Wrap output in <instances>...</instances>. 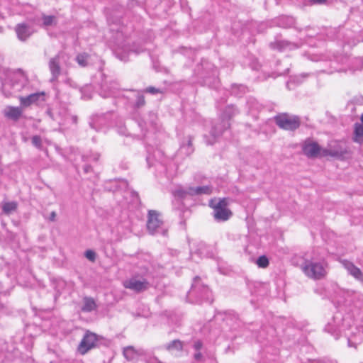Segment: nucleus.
<instances>
[{"label": "nucleus", "instance_id": "f257e3e1", "mask_svg": "<svg viewBox=\"0 0 363 363\" xmlns=\"http://www.w3.org/2000/svg\"><path fill=\"white\" fill-rule=\"evenodd\" d=\"M196 72L203 79V85L216 87L218 84V71L214 66L207 60H202L196 66Z\"/></svg>", "mask_w": 363, "mask_h": 363}, {"label": "nucleus", "instance_id": "f03ea898", "mask_svg": "<svg viewBox=\"0 0 363 363\" xmlns=\"http://www.w3.org/2000/svg\"><path fill=\"white\" fill-rule=\"evenodd\" d=\"M189 295L196 298V303H202L203 302L212 303L211 291L208 287L201 283V278L198 276L195 277L191 284Z\"/></svg>", "mask_w": 363, "mask_h": 363}, {"label": "nucleus", "instance_id": "7ed1b4c3", "mask_svg": "<svg viewBox=\"0 0 363 363\" xmlns=\"http://www.w3.org/2000/svg\"><path fill=\"white\" fill-rule=\"evenodd\" d=\"M350 155L351 151L343 140H332L327 148L322 150V156H331L342 160L349 157Z\"/></svg>", "mask_w": 363, "mask_h": 363}, {"label": "nucleus", "instance_id": "20e7f679", "mask_svg": "<svg viewBox=\"0 0 363 363\" xmlns=\"http://www.w3.org/2000/svg\"><path fill=\"white\" fill-rule=\"evenodd\" d=\"M326 266L327 264L324 262L306 260L302 264L301 269L308 277L314 280H320L327 274Z\"/></svg>", "mask_w": 363, "mask_h": 363}, {"label": "nucleus", "instance_id": "39448f33", "mask_svg": "<svg viewBox=\"0 0 363 363\" xmlns=\"http://www.w3.org/2000/svg\"><path fill=\"white\" fill-rule=\"evenodd\" d=\"M104 340V338L102 336L87 330L84 335L77 347V350L81 354L84 355L89 350L95 347H99Z\"/></svg>", "mask_w": 363, "mask_h": 363}, {"label": "nucleus", "instance_id": "423d86ee", "mask_svg": "<svg viewBox=\"0 0 363 363\" xmlns=\"http://www.w3.org/2000/svg\"><path fill=\"white\" fill-rule=\"evenodd\" d=\"M277 125L281 129L294 131L301 125V119L299 116L295 115H289L284 113L277 115L274 118Z\"/></svg>", "mask_w": 363, "mask_h": 363}, {"label": "nucleus", "instance_id": "0eeeda50", "mask_svg": "<svg viewBox=\"0 0 363 363\" xmlns=\"http://www.w3.org/2000/svg\"><path fill=\"white\" fill-rule=\"evenodd\" d=\"M211 201L210 206L213 208V217L216 221H226L233 215L232 211L228 208L226 199H220L216 204Z\"/></svg>", "mask_w": 363, "mask_h": 363}, {"label": "nucleus", "instance_id": "6e6552de", "mask_svg": "<svg viewBox=\"0 0 363 363\" xmlns=\"http://www.w3.org/2000/svg\"><path fill=\"white\" fill-rule=\"evenodd\" d=\"M230 126V123L223 119L220 122L214 124L210 131V135L212 138L208 139V137L205 136L207 145H213L216 142V138L220 136L223 131L229 128Z\"/></svg>", "mask_w": 363, "mask_h": 363}, {"label": "nucleus", "instance_id": "1a4fd4ad", "mask_svg": "<svg viewBox=\"0 0 363 363\" xmlns=\"http://www.w3.org/2000/svg\"><path fill=\"white\" fill-rule=\"evenodd\" d=\"M322 150L316 142L312 141L310 138L306 139L302 144V151L308 158H315L320 153Z\"/></svg>", "mask_w": 363, "mask_h": 363}, {"label": "nucleus", "instance_id": "9d476101", "mask_svg": "<svg viewBox=\"0 0 363 363\" xmlns=\"http://www.w3.org/2000/svg\"><path fill=\"white\" fill-rule=\"evenodd\" d=\"M163 224V221L160 218V213L155 210L148 211L147 228L152 235L155 234L159 228Z\"/></svg>", "mask_w": 363, "mask_h": 363}, {"label": "nucleus", "instance_id": "9b49d317", "mask_svg": "<svg viewBox=\"0 0 363 363\" xmlns=\"http://www.w3.org/2000/svg\"><path fill=\"white\" fill-rule=\"evenodd\" d=\"M44 92H35L26 96H19L20 104L23 107H28L32 104L45 101Z\"/></svg>", "mask_w": 363, "mask_h": 363}, {"label": "nucleus", "instance_id": "f8f14e48", "mask_svg": "<svg viewBox=\"0 0 363 363\" xmlns=\"http://www.w3.org/2000/svg\"><path fill=\"white\" fill-rule=\"evenodd\" d=\"M150 286V284L145 279L143 280L136 278L130 279L125 284V287L131 289L137 293H140L147 290Z\"/></svg>", "mask_w": 363, "mask_h": 363}, {"label": "nucleus", "instance_id": "ddd939ff", "mask_svg": "<svg viewBox=\"0 0 363 363\" xmlns=\"http://www.w3.org/2000/svg\"><path fill=\"white\" fill-rule=\"evenodd\" d=\"M269 47L272 50L282 52L286 50H294L300 47V45L286 40L275 39L274 41L269 43Z\"/></svg>", "mask_w": 363, "mask_h": 363}, {"label": "nucleus", "instance_id": "4468645a", "mask_svg": "<svg viewBox=\"0 0 363 363\" xmlns=\"http://www.w3.org/2000/svg\"><path fill=\"white\" fill-rule=\"evenodd\" d=\"M15 31L20 40L26 41L33 33V29L30 26L21 23L16 26Z\"/></svg>", "mask_w": 363, "mask_h": 363}, {"label": "nucleus", "instance_id": "2eb2a0df", "mask_svg": "<svg viewBox=\"0 0 363 363\" xmlns=\"http://www.w3.org/2000/svg\"><path fill=\"white\" fill-rule=\"evenodd\" d=\"M49 69L52 74L51 82L57 81L61 74V67L60 65V55L52 57L49 61Z\"/></svg>", "mask_w": 363, "mask_h": 363}, {"label": "nucleus", "instance_id": "dca6fc26", "mask_svg": "<svg viewBox=\"0 0 363 363\" xmlns=\"http://www.w3.org/2000/svg\"><path fill=\"white\" fill-rule=\"evenodd\" d=\"M343 264L350 275L359 281H363V274L359 268L356 267L352 262L347 260L343 262Z\"/></svg>", "mask_w": 363, "mask_h": 363}, {"label": "nucleus", "instance_id": "f3484780", "mask_svg": "<svg viewBox=\"0 0 363 363\" xmlns=\"http://www.w3.org/2000/svg\"><path fill=\"white\" fill-rule=\"evenodd\" d=\"M4 113L7 118L17 121L22 116L23 111L20 107L9 106L4 110Z\"/></svg>", "mask_w": 363, "mask_h": 363}, {"label": "nucleus", "instance_id": "a211bd4d", "mask_svg": "<svg viewBox=\"0 0 363 363\" xmlns=\"http://www.w3.org/2000/svg\"><path fill=\"white\" fill-rule=\"evenodd\" d=\"M192 141L193 137L191 135H188L184 138L180 145V152L182 154L189 156L194 152V149L193 147Z\"/></svg>", "mask_w": 363, "mask_h": 363}, {"label": "nucleus", "instance_id": "6ab92c4d", "mask_svg": "<svg viewBox=\"0 0 363 363\" xmlns=\"http://www.w3.org/2000/svg\"><path fill=\"white\" fill-rule=\"evenodd\" d=\"M83 306L81 308L82 311L85 313L91 312L97 308V305L94 299L89 296H85L83 298Z\"/></svg>", "mask_w": 363, "mask_h": 363}, {"label": "nucleus", "instance_id": "aec40b11", "mask_svg": "<svg viewBox=\"0 0 363 363\" xmlns=\"http://www.w3.org/2000/svg\"><path fill=\"white\" fill-rule=\"evenodd\" d=\"M190 189H192V186L179 187L173 192V195L174 197L182 200L189 196H193V192Z\"/></svg>", "mask_w": 363, "mask_h": 363}, {"label": "nucleus", "instance_id": "412c9836", "mask_svg": "<svg viewBox=\"0 0 363 363\" xmlns=\"http://www.w3.org/2000/svg\"><path fill=\"white\" fill-rule=\"evenodd\" d=\"M239 113L238 108L233 105H228L224 109L222 114V119L229 122V121Z\"/></svg>", "mask_w": 363, "mask_h": 363}, {"label": "nucleus", "instance_id": "4be33fe9", "mask_svg": "<svg viewBox=\"0 0 363 363\" xmlns=\"http://www.w3.org/2000/svg\"><path fill=\"white\" fill-rule=\"evenodd\" d=\"M211 186H192V189H190L193 192V196L198 195H210L212 193Z\"/></svg>", "mask_w": 363, "mask_h": 363}, {"label": "nucleus", "instance_id": "5701e85b", "mask_svg": "<svg viewBox=\"0 0 363 363\" xmlns=\"http://www.w3.org/2000/svg\"><path fill=\"white\" fill-rule=\"evenodd\" d=\"M101 88L110 94L115 93V91L119 89V85L116 81H111L109 82H104L101 84Z\"/></svg>", "mask_w": 363, "mask_h": 363}, {"label": "nucleus", "instance_id": "b1692460", "mask_svg": "<svg viewBox=\"0 0 363 363\" xmlns=\"http://www.w3.org/2000/svg\"><path fill=\"white\" fill-rule=\"evenodd\" d=\"M167 351H182L183 342L179 340H174L164 346Z\"/></svg>", "mask_w": 363, "mask_h": 363}, {"label": "nucleus", "instance_id": "393cba45", "mask_svg": "<svg viewBox=\"0 0 363 363\" xmlns=\"http://www.w3.org/2000/svg\"><path fill=\"white\" fill-rule=\"evenodd\" d=\"M124 357L128 360H133L135 357V355L138 354V352L135 350L133 346H128L123 349V352Z\"/></svg>", "mask_w": 363, "mask_h": 363}, {"label": "nucleus", "instance_id": "a878e982", "mask_svg": "<svg viewBox=\"0 0 363 363\" xmlns=\"http://www.w3.org/2000/svg\"><path fill=\"white\" fill-rule=\"evenodd\" d=\"M16 208L17 203L15 201L6 202L2 206L3 212L6 215L11 214L12 212L15 211Z\"/></svg>", "mask_w": 363, "mask_h": 363}, {"label": "nucleus", "instance_id": "bb28decb", "mask_svg": "<svg viewBox=\"0 0 363 363\" xmlns=\"http://www.w3.org/2000/svg\"><path fill=\"white\" fill-rule=\"evenodd\" d=\"M295 23L294 19L292 17H282L279 19V25L283 28H290L294 26Z\"/></svg>", "mask_w": 363, "mask_h": 363}, {"label": "nucleus", "instance_id": "cd10ccee", "mask_svg": "<svg viewBox=\"0 0 363 363\" xmlns=\"http://www.w3.org/2000/svg\"><path fill=\"white\" fill-rule=\"evenodd\" d=\"M89 55L86 52L79 53L76 57V61L81 67H86L88 65V59Z\"/></svg>", "mask_w": 363, "mask_h": 363}, {"label": "nucleus", "instance_id": "c85d7f7f", "mask_svg": "<svg viewBox=\"0 0 363 363\" xmlns=\"http://www.w3.org/2000/svg\"><path fill=\"white\" fill-rule=\"evenodd\" d=\"M256 264L259 267L266 268L269 264V259L266 255L259 256L256 261Z\"/></svg>", "mask_w": 363, "mask_h": 363}, {"label": "nucleus", "instance_id": "c756f323", "mask_svg": "<svg viewBox=\"0 0 363 363\" xmlns=\"http://www.w3.org/2000/svg\"><path fill=\"white\" fill-rule=\"evenodd\" d=\"M43 24L44 26H50L56 24L55 17L54 16H43Z\"/></svg>", "mask_w": 363, "mask_h": 363}, {"label": "nucleus", "instance_id": "7c9ffc66", "mask_svg": "<svg viewBox=\"0 0 363 363\" xmlns=\"http://www.w3.org/2000/svg\"><path fill=\"white\" fill-rule=\"evenodd\" d=\"M145 105V97L143 94H138L135 102L133 105L134 108H140Z\"/></svg>", "mask_w": 363, "mask_h": 363}, {"label": "nucleus", "instance_id": "2f4dec72", "mask_svg": "<svg viewBox=\"0 0 363 363\" xmlns=\"http://www.w3.org/2000/svg\"><path fill=\"white\" fill-rule=\"evenodd\" d=\"M33 145L38 149H41L43 147L42 139L40 135H34L31 138Z\"/></svg>", "mask_w": 363, "mask_h": 363}, {"label": "nucleus", "instance_id": "473e14b6", "mask_svg": "<svg viewBox=\"0 0 363 363\" xmlns=\"http://www.w3.org/2000/svg\"><path fill=\"white\" fill-rule=\"evenodd\" d=\"M84 255L91 262H94L96 257V252L92 250H87Z\"/></svg>", "mask_w": 363, "mask_h": 363}, {"label": "nucleus", "instance_id": "72a5a7b5", "mask_svg": "<svg viewBox=\"0 0 363 363\" xmlns=\"http://www.w3.org/2000/svg\"><path fill=\"white\" fill-rule=\"evenodd\" d=\"M206 245L203 242H201L198 244V249H196L195 250V253L199 255H203L204 254V250L206 249Z\"/></svg>", "mask_w": 363, "mask_h": 363}, {"label": "nucleus", "instance_id": "f704fd0d", "mask_svg": "<svg viewBox=\"0 0 363 363\" xmlns=\"http://www.w3.org/2000/svg\"><path fill=\"white\" fill-rule=\"evenodd\" d=\"M145 92L147 93H150L151 94H159V93H162V90L160 89H157V88H155L154 86H148L145 89Z\"/></svg>", "mask_w": 363, "mask_h": 363}, {"label": "nucleus", "instance_id": "c9c22d12", "mask_svg": "<svg viewBox=\"0 0 363 363\" xmlns=\"http://www.w3.org/2000/svg\"><path fill=\"white\" fill-rule=\"evenodd\" d=\"M356 137L363 138V125L357 124L354 129Z\"/></svg>", "mask_w": 363, "mask_h": 363}, {"label": "nucleus", "instance_id": "e433bc0d", "mask_svg": "<svg viewBox=\"0 0 363 363\" xmlns=\"http://www.w3.org/2000/svg\"><path fill=\"white\" fill-rule=\"evenodd\" d=\"M138 126L141 129V132L145 134L147 132L146 122L143 120H140V121H138Z\"/></svg>", "mask_w": 363, "mask_h": 363}, {"label": "nucleus", "instance_id": "4c0bfd02", "mask_svg": "<svg viewBox=\"0 0 363 363\" xmlns=\"http://www.w3.org/2000/svg\"><path fill=\"white\" fill-rule=\"evenodd\" d=\"M149 123L151 125H154L155 124V121L157 119V116L155 113L153 112H150L149 113Z\"/></svg>", "mask_w": 363, "mask_h": 363}, {"label": "nucleus", "instance_id": "58836bf2", "mask_svg": "<svg viewBox=\"0 0 363 363\" xmlns=\"http://www.w3.org/2000/svg\"><path fill=\"white\" fill-rule=\"evenodd\" d=\"M203 347V343L201 340H197L194 343L193 347L196 351L199 352Z\"/></svg>", "mask_w": 363, "mask_h": 363}, {"label": "nucleus", "instance_id": "ea45409f", "mask_svg": "<svg viewBox=\"0 0 363 363\" xmlns=\"http://www.w3.org/2000/svg\"><path fill=\"white\" fill-rule=\"evenodd\" d=\"M194 358L197 362H202L204 360L203 354L199 351L194 354Z\"/></svg>", "mask_w": 363, "mask_h": 363}, {"label": "nucleus", "instance_id": "a19ab883", "mask_svg": "<svg viewBox=\"0 0 363 363\" xmlns=\"http://www.w3.org/2000/svg\"><path fill=\"white\" fill-rule=\"evenodd\" d=\"M9 86V84H3V86H2V91L6 97H9L11 95V92H9V91H6V87Z\"/></svg>", "mask_w": 363, "mask_h": 363}, {"label": "nucleus", "instance_id": "79ce46f5", "mask_svg": "<svg viewBox=\"0 0 363 363\" xmlns=\"http://www.w3.org/2000/svg\"><path fill=\"white\" fill-rule=\"evenodd\" d=\"M93 170L92 167L90 164H86L84 167V173L87 174L89 172H91Z\"/></svg>", "mask_w": 363, "mask_h": 363}, {"label": "nucleus", "instance_id": "37998d69", "mask_svg": "<svg viewBox=\"0 0 363 363\" xmlns=\"http://www.w3.org/2000/svg\"><path fill=\"white\" fill-rule=\"evenodd\" d=\"M96 122L94 119H91V121L89 122V125L92 129L99 130V128L96 126Z\"/></svg>", "mask_w": 363, "mask_h": 363}, {"label": "nucleus", "instance_id": "c03bdc74", "mask_svg": "<svg viewBox=\"0 0 363 363\" xmlns=\"http://www.w3.org/2000/svg\"><path fill=\"white\" fill-rule=\"evenodd\" d=\"M99 157H100L99 154L95 153L90 156V160L97 162L99 159Z\"/></svg>", "mask_w": 363, "mask_h": 363}, {"label": "nucleus", "instance_id": "a18cd8bd", "mask_svg": "<svg viewBox=\"0 0 363 363\" xmlns=\"http://www.w3.org/2000/svg\"><path fill=\"white\" fill-rule=\"evenodd\" d=\"M224 314L229 318H237V315L232 311L224 312Z\"/></svg>", "mask_w": 363, "mask_h": 363}, {"label": "nucleus", "instance_id": "49530a36", "mask_svg": "<svg viewBox=\"0 0 363 363\" xmlns=\"http://www.w3.org/2000/svg\"><path fill=\"white\" fill-rule=\"evenodd\" d=\"M56 216H57V214H56L55 211H52L50 213L49 220L50 221H55V218H56Z\"/></svg>", "mask_w": 363, "mask_h": 363}, {"label": "nucleus", "instance_id": "de8ad7c7", "mask_svg": "<svg viewBox=\"0 0 363 363\" xmlns=\"http://www.w3.org/2000/svg\"><path fill=\"white\" fill-rule=\"evenodd\" d=\"M149 363H162L157 357H153L149 361Z\"/></svg>", "mask_w": 363, "mask_h": 363}, {"label": "nucleus", "instance_id": "09e8293b", "mask_svg": "<svg viewBox=\"0 0 363 363\" xmlns=\"http://www.w3.org/2000/svg\"><path fill=\"white\" fill-rule=\"evenodd\" d=\"M311 1L315 4H323L325 1V0H311Z\"/></svg>", "mask_w": 363, "mask_h": 363}, {"label": "nucleus", "instance_id": "8fccbe9b", "mask_svg": "<svg viewBox=\"0 0 363 363\" xmlns=\"http://www.w3.org/2000/svg\"><path fill=\"white\" fill-rule=\"evenodd\" d=\"M72 121L74 123H77V116H72Z\"/></svg>", "mask_w": 363, "mask_h": 363}, {"label": "nucleus", "instance_id": "3c124183", "mask_svg": "<svg viewBox=\"0 0 363 363\" xmlns=\"http://www.w3.org/2000/svg\"><path fill=\"white\" fill-rule=\"evenodd\" d=\"M82 159H83V160H84V161H87V160H89V159H88V156H83V157H82Z\"/></svg>", "mask_w": 363, "mask_h": 363}, {"label": "nucleus", "instance_id": "603ef678", "mask_svg": "<svg viewBox=\"0 0 363 363\" xmlns=\"http://www.w3.org/2000/svg\"><path fill=\"white\" fill-rule=\"evenodd\" d=\"M361 121H362V123H363V114H362V117H361Z\"/></svg>", "mask_w": 363, "mask_h": 363}, {"label": "nucleus", "instance_id": "864d4df0", "mask_svg": "<svg viewBox=\"0 0 363 363\" xmlns=\"http://www.w3.org/2000/svg\"><path fill=\"white\" fill-rule=\"evenodd\" d=\"M133 194H135L137 196H138V193H136V192H133Z\"/></svg>", "mask_w": 363, "mask_h": 363}]
</instances>
